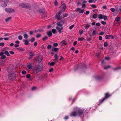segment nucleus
<instances>
[{
  "label": "nucleus",
  "instance_id": "nucleus-1",
  "mask_svg": "<svg viewBox=\"0 0 121 121\" xmlns=\"http://www.w3.org/2000/svg\"><path fill=\"white\" fill-rule=\"evenodd\" d=\"M64 22L65 21L63 20L56 23L58 26L56 27V28L58 30V32L60 34L61 33L62 30L63 28V27L62 26L63 24L64 23Z\"/></svg>",
  "mask_w": 121,
  "mask_h": 121
},
{
  "label": "nucleus",
  "instance_id": "nucleus-2",
  "mask_svg": "<svg viewBox=\"0 0 121 121\" xmlns=\"http://www.w3.org/2000/svg\"><path fill=\"white\" fill-rule=\"evenodd\" d=\"M19 6L22 8H30L31 7L30 5L28 3H23L20 4Z\"/></svg>",
  "mask_w": 121,
  "mask_h": 121
},
{
  "label": "nucleus",
  "instance_id": "nucleus-3",
  "mask_svg": "<svg viewBox=\"0 0 121 121\" xmlns=\"http://www.w3.org/2000/svg\"><path fill=\"white\" fill-rule=\"evenodd\" d=\"M111 96L109 93H106L105 94V97L103 98L102 100H100L99 101V105H100L105 100L107 99L109 97Z\"/></svg>",
  "mask_w": 121,
  "mask_h": 121
},
{
  "label": "nucleus",
  "instance_id": "nucleus-4",
  "mask_svg": "<svg viewBox=\"0 0 121 121\" xmlns=\"http://www.w3.org/2000/svg\"><path fill=\"white\" fill-rule=\"evenodd\" d=\"M43 70V68L39 65H38L35 69L34 72L35 73H37Z\"/></svg>",
  "mask_w": 121,
  "mask_h": 121
},
{
  "label": "nucleus",
  "instance_id": "nucleus-5",
  "mask_svg": "<svg viewBox=\"0 0 121 121\" xmlns=\"http://www.w3.org/2000/svg\"><path fill=\"white\" fill-rule=\"evenodd\" d=\"M78 116L79 117H81V116L83 115V109H81L80 108H78L76 109Z\"/></svg>",
  "mask_w": 121,
  "mask_h": 121
},
{
  "label": "nucleus",
  "instance_id": "nucleus-6",
  "mask_svg": "<svg viewBox=\"0 0 121 121\" xmlns=\"http://www.w3.org/2000/svg\"><path fill=\"white\" fill-rule=\"evenodd\" d=\"M16 74L14 73L9 74L8 76V78L9 80H13L14 79L16 78Z\"/></svg>",
  "mask_w": 121,
  "mask_h": 121
},
{
  "label": "nucleus",
  "instance_id": "nucleus-7",
  "mask_svg": "<svg viewBox=\"0 0 121 121\" xmlns=\"http://www.w3.org/2000/svg\"><path fill=\"white\" fill-rule=\"evenodd\" d=\"M42 57L40 55L38 56L36 58H35L34 59L36 60L37 63H39L42 60Z\"/></svg>",
  "mask_w": 121,
  "mask_h": 121
},
{
  "label": "nucleus",
  "instance_id": "nucleus-8",
  "mask_svg": "<svg viewBox=\"0 0 121 121\" xmlns=\"http://www.w3.org/2000/svg\"><path fill=\"white\" fill-rule=\"evenodd\" d=\"M2 2V6L3 7H5L7 6V4L8 3V0H1Z\"/></svg>",
  "mask_w": 121,
  "mask_h": 121
},
{
  "label": "nucleus",
  "instance_id": "nucleus-9",
  "mask_svg": "<svg viewBox=\"0 0 121 121\" xmlns=\"http://www.w3.org/2000/svg\"><path fill=\"white\" fill-rule=\"evenodd\" d=\"M62 12V11L61 10L60 11L56 14V18L57 20H59L60 19V17H59L60 16Z\"/></svg>",
  "mask_w": 121,
  "mask_h": 121
},
{
  "label": "nucleus",
  "instance_id": "nucleus-10",
  "mask_svg": "<svg viewBox=\"0 0 121 121\" xmlns=\"http://www.w3.org/2000/svg\"><path fill=\"white\" fill-rule=\"evenodd\" d=\"M5 11L7 13H10L14 12V9L10 8H7L5 9Z\"/></svg>",
  "mask_w": 121,
  "mask_h": 121
},
{
  "label": "nucleus",
  "instance_id": "nucleus-11",
  "mask_svg": "<svg viewBox=\"0 0 121 121\" xmlns=\"http://www.w3.org/2000/svg\"><path fill=\"white\" fill-rule=\"evenodd\" d=\"M78 116L77 110L72 112L70 115L71 117H75Z\"/></svg>",
  "mask_w": 121,
  "mask_h": 121
},
{
  "label": "nucleus",
  "instance_id": "nucleus-12",
  "mask_svg": "<svg viewBox=\"0 0 121 121\" xmlns=\"http://www.w3.org/2000/svg\"><path fill=\"white\" fill-rule=\"evenodd\" d=\"M93 29L91 30L89 32V34L90 36H92V35H95L96 32L95 30H93L92 33L91 31L93 30Z\"/></svg>",
  "mask_w": 121,
  "mask_h": 121
},
{
  "label": "nucleus",
  "instance_id": "nucleus-13",
  "mask_svg": "<svg viewBox=\"0 0 121 121\" xmlns=\"http://www.w3.org/2000/svg\"><path fill=\"white\" fill-rule=\"evenodd\" d=\"M29 54L30 55V56L28 58L29 60L31 59L35 55L34 53L32 52H29Z\"/></svg>",
  "mask_w": 121,
  "mask_h": 121
},
{
  "label": "nucleus",
  "instance_id": "nucleus-14",
  "mask_svg": "<svg viewBox=\"0 0 121 121\" xmlns=\"http://www.w3.org/2000/svg\"><path fill=\"white\" fill-rule=\"evenodd\" d=\"M59 56L57 54H55L54 56V60L55 61L58 62L57 60L58 59Z\"/></svg>",
  "mask_w": 121,
  "mask_h": 121
},
{
  "label": "nucleus",
  "instance_id": "nucleus-15",
  "mask_svg": "<svg viewBox=\"0 0 121 121\" xmlns=\"http://www.w3.org/2000/svg\"><path fill=\"white\" fill-rule=\"evenodd\" d=\"M51 50L53 52H57L59 51V49L56 48L52 47L51 48Z\"/></svg>",
  "mask_w": 121,
  "mask_h": 121
},
{
  "label": "nucleus",
  "instance_id": "nucleus-16",
  "mask_svg": "<svg viewBox=\"0 0 121 121\" xmlns=\"http://www.w3.org/2000/svg\"><path fill=\"white\" fill-rule=\"evenodd\" d=\"M4 54V53L3 52H1L0 53V56H1V59H4L6 58V56L5 55H3Z\"/></svg>",
  "mask_w": 121,
  "mask_h": 121
},
{
  "label": "nucleus",
  "instance_id": "nucleus-17",
  "mask_svg": "<svg viewBox=\"0 0 121 121\" xmlns=\"http://www.w3.org/2000/svg\"><path fill=\"white\" fill-rule=\"evenodd\" d=\"M39 11L42 13L43 17L45 18L46 17V13L44 12V10H40Z\"/></svg>",
  "mask_w": 121,
  "mask_h": 121
},
{
  "label": "nucleus",
  "instance_id": "nucleus-18",
  "mask_svg": "<svg viewBox=\"0 0 121 121\" xmlns=\"http://www.w3.org/2000/svg\"><path fill=\"white\" fill-rule=\"evenodd\" d=\"M60 44L61 45H66L67 44V42L65 40H63L60 42Z\"/></svg>",
  "mask_w": 121,
  "mask_h": 121
},
{
  "label": "nucleus",
  "instance_id": "nucleus-19",
  "mask_svg": "<svg viewBox=\"0 0 121 121\" xmlns=\"http://www.w3.org/2000/svg\"><path fill=\"white\" fill-rule=\"evenodd\" d=\"M61 4L63 6V8L64 9V10H63V12H64L65 11V9L66 7V5L63 2H62L61 3Z\"/></svg>",
  "mask_w": 121,
  "mask_h": 121
},
{
  "label": "nucleus",
  "instance_id": "nucleus-20",
  "mask_svg": "<svg viewBox=\"0 0 121 121\" xmlns=\"http://www.w3.org/2000/svg\"><path fill=\"white\" fill-rule=\"evenodd\" d=\"M102 77L100 76H97L95 77V78L97 80H100L102 78Z\"/></svg>",
  "mask_w": 121,
  "mask_h": 121
},
{
  "label": "nucleus",
  "instance_id": "nucleus-21",
  "mask_svg": "<svg viewBox=\"0 0 121 121\" xmlns=\"http://www.w3.org/2000/svg\"><path fill=\"white\" fill-rule=\"evenodd\" d=\"M47 34L48 35L49 37L51 36L52 35V32L51 31H48Z\"/></svg>",
  "mask_w": 121,
  "mask_h": 121
},
{
  "label": "nucleus",
  "instance_id": "nucleus-22",
  "mask_svg": "<svg viewBox=\"0 0 121 121\" xmlns=\"http://www.w3.org/2000/svg\"><path fill=\"white\" fill-rule=\"evenodd\" d=\"M90 26V24H87L85 26V28L86 29H88Z\"/></svg>",
  "mask_w": 121,
  "mask_h": 121
},
{
  "label": "nucleus",
  "instance_id": "nucleus-23",
  "mask_svg": "<svg viewBox=\"0 0 121 121\" xmlns=\"http://www.w3.org/2000/svg\"><path fill=\"white\" fill-rule=\"evenodd\" d=\"M23 42H25L24 44L25 45H27L29 44V42L28 41L26 40H23Z\"/></svg>",
  "mask_w": 121,
  "mask_h": 121
},
{
  "label": "nucleus",
  "instance_id": "nucleus-24",
  "mask_svg": "<svg viewBox=\"0 0 121 121\" xmlns=\"http://www.w3.org/2000/svg\"><path fill=\"white\" fill-rule=\"evenodd\" d=\"M17 50L20 51H24V49L22 47H19L17 48Z\"/></svg>",
  "mask_w": 121,
  "mask_h": 121
},
{
  "label": "nucleus",
  "instance_id": "nucleus-25",
  "mask_svg": "<svg viewBox=\"0 0 121 121\" xmlns=\"http://www.w3.org/2000/svg\"><path fill=\"white\" fill-rule=\"evenodd\" d=\"M56 61H54V62H52L51 63H50L49 65L51 66H53V65L56 63Z\"/></svg>",
  "mask_w": 121,
  "mask_h": 121
},
{
  "label": "nucleus",
  "instance_id": "nucleus-26",
  "mask_svg": "<svg viewBox=\"0 0 121 121\" xmlns=\"http://www.w3.org/2000/svg\"><path fill=\"white\" fill-rule=\"evenodd\" d=\"M103 15L101 14L98 15V18L100 19H103Z\"/></svg>",
  "mask_w": 121,
  "mask_h": 121
},
{
  "label": "nucleus",
  "instance_id": "nucleus-27",
  "mask_svg": "<svg viewBox=\"0 0 121 121\" xmlns=\"http://www.w3.org/2000/svg\"><path fill=\"white\" fill-rule=\"evenodd\" d=\"M27 67L29 69H32L31 65L30 64H29L27 65Z\"/></svg>",
  "mask_w": 121,
  "mask_h": 121
},
{
  "label": "nucleus",
  "instance_id": "nucleus-28",
  "mask_svg": "<svg viewBox=\"0 0 121 121\" xmlns=\"http://www.w3.org/2000/svg\"><path fill=\"white\" fill-rule=\"evenodd\" d=\"M120 18L119 17H117L115 19V22H118L120 21Z\"/></svg>",
  "mask_w": 121,
  "mask_h": 121
},
{
  "label": "nucleus",
  "instance_id": "nucleus-29",
  "mask_svg": "<svg viewBox=\"0 0 121 121\" xmlns=\"http://www.w3.org/2000/svg\"><path fill=\"white\" fill-rule=\"evenodd\" d=\"M97 16V15L96 14H94L92 15V18L94 19H96Z\"/></svg>",
  "mask_w": 121,
  "mask_h": 121
},
{
  "label": "nucleus",
  "instance_id": "nucleus-30",
  "mask_svg": "<svg viewBox=\"0 0 121 121\" xmlns=\"http://www.w3.org/2000/svg\"><path fill=\"white\" fill-rule=\"evenodd\" d=\"M4 53L8 56H9L10 55L9 52L7 51H6L4 52Z\"/></svg>",
  "mask_w": 121,
  "mask_h": 121
},
{
  "label": "nucleus",
  "instance_id": "nucleus-31",
  "mask_svg": "<svg viewBox=\"0 0 121 121\" xmlns=\"http://www.w3.org/2000/svg\"><path fill=\"white\" fill-rule=\"evenodd\" d=\"M11 18L12 17H9L5 19V21L6 22H7L11 19Z\"/></svg>",
  "mask_w": 121,
  "mask_h": 121
},
{
  "label": "nucleus",
  "instance_id": "nucleus-32",
  "mask_svg": "<svg viewBox=\"0 0 121 121\" xmlns=\"http://www.w3.org/2000/svg\"><path fill=\"white\" fill-rule=\"evenodd\" d=\"M52 31L54 34H56L57 33V30L56 29H52Z\"/></svg>",
  "mask_w": 121,
  "mask_h": 121
},
{
  "label": "nucleus",
  "instance_id": "nucleus-33",
  "mask_svg": "<svg viewBox=\"0 0 121 121\" xmlns=\"http://www.w3.org/2000/svg\"><path fill=\"white\" fill-rule=\"evenodd\" d=\"M111 67V66L110 65H108L107 66H105L104 67V68L105 69H107L109 68H110Z\"/></svg>",
  "mask_w": 121,
  "mask_h": 121
},
{
  "label": "nucleus",
  "instance_id": "nucleus-34",
  "mask_svg": "<svg viewBox=\"0 0 121 121\" xmlns=\"http://www.w3.org/2000/svg\"><path fill=\"white\" fill-rule=\"evenodd\" d=\"M24 38L25 39H27L28 37V36L27 34H25L23 35Z\"/></svg>",
  "mask_w": 121,
  "mask_h": 121
},
{
  "label": "nucleus",
  "instance_id": "nucleus-35",
  "mask_svg": "<svg viewBox=\"0 0 121 121\" xmlns=\"http://www.w3.org/2000/svg\"><path fill=\"white\" fill-rule=\"evenodd\" d=\"M84 39V38L83 37L78 38V40L79 41H82Z\"/></svg>",
  "mask_w": 121,
  "mask_h": 121
},
{
  "label": "nucleus",
  "instance_id": "nucleus-36",
  "mask_svg": "<svg viewBox=\"0 0 121 121\" xmlns=\"http://www.w3.org/2000/svg\"><path fill=\"white\" fill-rule=\"evenodd\" d=\"M120 69V67H118L116 68H114L113 69L115 71H117Z\"/></svg>",
  "mask_w": 121,
  "mask_h": 121
},
{
  "label": "nucleus",
  "instance_id": "nucleus-37",
  "mask_svg": "<svg viewBox=\"0 0 121 121\" xmlns=\"http://www.w3.org/2000/svg\"><path fill=\"white\" fill-rule=\"evenodd\" d=\"M41 36V34H37L36 36L37 38H39Z\"/></svg>",
  "mask_w": 121,
  "mask_h": 121
},
{
  "label": "nucleus",
  "instance_id": "nucleus-38",
  "mask_svg": "<svg viewBox=\"0 0 121 121\" xmlns=\"http://www.w3.org/2000/svg\"><path fill=\"white\" fill-rule=\"evenodd\" d=\"M48 37L47 36H45L44 37L42 38V40L43 41H45L47 39Z\"/></svg>",
  "mask_w": 121,
  "mask_h": 121
},
{
  "label": "nucleus",
  "instance_id": "nucleus-39",
  "mask_svg": "<svg viewBox=\"0 0 121 121\" xmlns=\"http://www.w3.org/2000/svg\"><path fill=\"white\" fill-rule=\"evenodd\" d=\"M110 38V35H106L105 37L106 39H108Z\"/></svg>",
  "mask_w": 121,
  "mask_h": 121
},
{
  "label": "nucleus",
  "instance_id": "nucleus-40",
  "mask_svg": "<svg viewBox=\"0 0 121 121\" xmlns=\"http://www.w3.org/2000/svg\"><path fill=\"white\" fill-rule=\"evenodd\" d=\"M54 4L55 5V6H56L58 5V3L57 1L56 0L55 1Z\"/></svg>",
  "mask_w": 121,
  "mask_h": 121
},
{
  "label": "nucleus",
  "instance_id": "nucleus-41",
  "mask_svg": "<svg viewBox=\"0 0 121 121\" xmlns=\"http://www.w3.org/2000/svg\"><path fill=\"white\" fill-rule=\"evenodd\" d=\"M103 19H104V20H106L107 19V17L105 15H103Z\"/></svg>",
  "mask_w": 121,
  "mask_h": 121
},
{
  "label": "nucleus",
  "instance_id": "nucleus-42",
  "mask_svg": "<svg viewBox=\"0 0 121 121\" xmlns=\"http://www.w3.org/2000/svg\"><path fill=\"white\" fill-rule=\"evenodd\" d=\"M52 47L51 45H48L47 47V48L48 49H49L51 48Z\"/></svg>",
  "mask_w": 121,
  "mask_h": 121
},
{
  "label": "nucleus",
  "instance_id": "nucleus-43",
  "mask_svg": "<svg viewBox=\"0 0 121 121\" xmlns=\"http://www.w3.org/2000/svg\"><path fill=\"white\" fill-rule=\"evenodd\" d=\"M18 39L20 40H21L22 39V37L21 35L18 37Z\"/></svg>",
  "mask_w": 121,
  "mask_h": 121
},
{
  "label": "nucleus",
  "instance_id": "nucleus-44",
  "mask_svg": "<svg viewBox=\"0 0 121 121\" xmlns=\"http://www.w3.org/2000/svg\"><path fill=\"white\" fill-rule=\"evenodd\" d=\"M114 23L115 25L116 26H117L119 25V22H114Z\"/></svg>",
  "mask_w": 121,
  "mask_h": 121
},
{
  "label": "nucleus",
  "instance_id": "nucleus-45",
  "mask_svg": "<svg viewBox=\"0 0 121 121\" xmlns=\"http://www.w3.org/2000/svg\"><path fill=\"white\" fill-rule=\"evenodd\" d=\"M35 40V39L34 38H32L30 39V41L31 42H34Z\"/></svg>",
  "mask_w": 121,
  "mask_h": 121
},
{
  "label": "nucleus",
  "instance_id": "nucleus-46",
  "mask_svg": "<svg viewBox=\"0 0 121 121\" xmlns=\"http://www.w3.org/2000/svg\"><path fill=\"white\" fill-rule=\"evenodd\" d=\"M58 45V44L57 43H54L53 44V46L54 47H56Z\"/></svg>",
  "mask_w": 121,
  "mask_h": 121
},
{
  "label": "nucleus",
  "instance_id": "nucleus-47",
  "mask_svg": "<svg viewBox=\"0 0 121 121\" xmlns=\"http://www.w3.org/2000/svg\"><path fill=\"white\" fill-rule=\"evenodd\" d=\"M84 11V9H82L79 11V13H83Z\"/></svg>",
  "mask_w": 121,
  "mask_h": 121
},
{
  "label": "nucleus",
  "instance_id": "nucleus-48",
  "mask_svg": "<svg viewBox=\"0 0 121 121\" xmlns=\"http://www.w3.org/2000/svg\"><path fill=\"white\" fill-rule=\"evenodd\" d=\"M81 4V3L80 1H78L77 2V5H79Z\"/></svg>",
  "mask_w": 121,
  "mask_h": 121
},
{
  "label": "nucleus",
  "instance_id": "nucleus-49",
  "mask_svg": "<svg viewBox=\"0 0 121 121\" xmlns=\"http://www.w3.org/2000/svg\"><path fill=\"white\" fill-rule=\"evenodd\" d=\"M74 25H72L69 26V28L70 29H72L74 27Z\"/></svg>",
  "mask_w": 121,
  "mask_h": 121
},
{
  "label": "nucleus",
  "instance_id": "nucleus-50",
  "mask_svg": "<svg viewBox=\"0 0 121 121\" xmlns=\"http://www.w3.org/2000/svg\"><path fill=\"white\" fill-rule=\"evenodd\" d=\"M108 45V44L106 42H105L104 43V45L106 47H107V46Z\"/></svg>",
  "mask_w": 121,
  "mask_h": 121
},
{
  "label": "nucleus",
  "instance_id": "nucleus-51",
  "mask_svg": "<svg viewBox=\"0 0 121 121\" xmlns=\"http://www.w3.org/2000/svg\"><path fill=\"white\" fill-rule=\"evenodd\" d=\"M110 10L113 12H114L115 11V9L114 8H111Z\"/></svg>",
  "mask_w": 121,
  "mask_h": 121
},
{
  "label": "nucleus",
  "instance_id": "nucleus-52",
  "mask_svg": "<svg viewBox=\"0 0 121 121\" xmlns=\"http://www.w3.org/2000/svg\"><path fill=\"white\" fill-rule=\"evenodd\" d=\"M4 45V44L3 43H0V45L1 46H3Z\"/></svg>",
  "mask_w": 121,
  "mask_h": 121
},
{
  "label": "nucleus",
  "instance_id": "nucleus-53",
  "mask_svg": "<svg viewBox=\"0 0 121 121\" xmlns=\"http://www.w3.org/2000/svg\"><path fill=\"white\" fill-rule=\"evenodd\" d=\"M99 39L100 41L102 40V37L101 36H99Z\"/></svg>",
  "mask_w": 121,
  "mask_h": 121
},
{
  "label": "nucleus",
  "instance_id": "nucleus-54",
  "mask_svg": "<svg viewBox=\"0 0 121 121\" xmlns=\"http://www.w3.org/2000/svg\"><path fill=\"white\" fill-rule=\"evenodd\" d=\"M83 33V30H82L81 31H79V33L80 34V35L82 34Z\"/></svg>",
  "mask_w": 121,
  "mask_h": 121
},
{
  "label": "nucleus",
  "instance_id": "nucleus-55",
  "mask_svg": "<svg viewBox=\"0 0 121 121\" xmlns=\"http://www.w3.org/2000/svg\"><path fill=\"white\" fill-rule=\"evenodd\" d=\"M91 6L92 7L94 8H96L97 7L96 6L95 4H93Z\"/></svg>",
  "mask_w": 121,
  "mask_h": 121
},
{
  "label": "nucleus",
  "instance_id": "nucleus-56",
  "mask_svg": "<svg viewBox=\"0 0 121 121\" xmlns=\"http://www.w3.org/2000/svg\"><path fill=\"white\" fill-rule=\"evenodd\" d=\"M68 16V14L66 13H65L63 15L64 17H67Z\"/></svg>",
  "mask_w": 121,
  "mask_h": 121
},
{
  "label": "nucleus",
  "instance_id": "nucleus-57",
  "mask_svg": "<svg viewBox=\"0 0 121 121\" xmlns=\"http://www.w3.org/2000/svg\"><path fill=\"white\" fill-rule=\"evenodd\" d=\"M29 33L30 35H31L33 33V32L32 31H30L29 32Z\"/></svg>",
  "mask_w": 121,
  "mask_h": 121
},
{
  "label": "nucleus",
  "instance_id": "nucleus-58",
  "mask_svg": "<svg viewBox=\"0 0 121 121\" xmlns=\"http://www.w3.org/2000/svg\"><path fill=\"white\" fill-rule=\"evenodd\" d=\"M31 76L30 74H27L26 76V77L27 78H30Z\"/></svg>",
  "mask_w": 121,
  "mask_h": 121
},
{
  "label": "nucleus",
  "instance_id": "nucleus-59",
  "mask_svg": "<svg viewBox=\"0 0 121 121\" xmlns=\"http://www.w3.org/2000/svg\"><path fill=\"white\" fill-rule=\"evenodd\" d=\"M9 53L10 54L12 55L14 54V52L13 51H10Z\"/></svg>",
  "mask_w": 121,
  "mask_h": 121
},
{
  "label": "nucleus",
  "instance_id": "nucleus-60",
  "mask_svg": "<svg viewBox=\"0 0 121 121\" xmlns=\"http://www.w3.org/2000/svg\"><path fill=\"white\" fill-rule=\"evenodd\" d=\"M26 72L25 70H23L22 72V73L23 74H25L26 73Z\"/></svg>",
  "mask_w": 121,
  "mask_h": 121
},
{
  "label": "nucleus",
  "instance_id": "nucleus-61",
  "mask_svg": "<svg viewBox=\"0 0 121 121\" xmlns=\"http://www.w3.org/2000/svg\"><path fill=\"white\" fill-rule=\"evenodd\" d=\"M101 22L103 25H105L106 24V22L104 21H102Z\"/></svg>",
  "mask_w": 121,
  "mask_h": 121
},
{
  "label": "nucleus",
  "instance_id": "nucleus-62",
  "mask_svg": "<svg viewBox=\"0 0 121 121\" xmlns=\"http://www.w3.org/2000/svg\"><path fill=\"white\" fill-rule=\"evenodd\" d=\"M96 25L97 26H100V24L99 23H96Z\"/></svg>",
  "mask_w": 121,
  "mask_h": 121
},
{
  "label": "nucleus",
  "instance_id": "nucleus-63",
  "mask_svg": "<svg viewBox=\"0 0 121 121\" xmlns=\"http://www.w3.org/2000/svg\"><path fill=\"white\" fill-rule=\"evenodd\" d=\"M89 13L90 12L89 11H87L86 12L85 14L86 15H88Z\"/></svg>",
  "mask_w": 121,
  "mask_h": 121
},
{
  "label": "nucleus",
  "instance_id": "nucleus-64",
  "mask_svg": "<svg viewBox=\"0 0 121 121\" xmlns=\"http://www.w3.org/2000/svg\"><path fill=\"white\" fill-rule=\"evenodd\" d=\"M104 34V32L103 31H102L99 33V35H103Z\"/></svg>",
  "mask_w": 121,
  "mask_h": 121
}]
</instances>
